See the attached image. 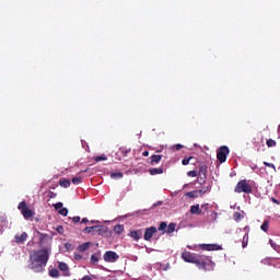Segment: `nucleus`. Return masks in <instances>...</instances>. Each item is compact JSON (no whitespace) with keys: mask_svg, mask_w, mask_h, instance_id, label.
<instances>
[{"mask_svg":"<svg viewBox=\"0 0 280 280\" xmlns=\"http://www.w3.org/2000/svg\"><path fill=\"white\" fill-rule=\"evenodd\" d=\"M163 159V155H156V154H153L151 155L150 158V165H159V163H161Z\"/></svg>","mask_w":280,"mask_h":280,"instance_id":"nucleus-12","label":"nucleus"},{"mask_svg":"<svg viewBox=\"0 0 280 280\" xmlns=\"http://www.w3.org/2000/svg\"><path fill=\"white\" fill-rule=\"evenodd\" d=\"M104 261H107L108 264H115L117 259H119V255L113 250H108L103 256Z\"/></svg>","mask_w":280,"mask_h":280,"instance_id":"nucleus-7","label":"nucleus"},{"mask_svg":"<svg viewBox=\"0 0 280 280\" xmlns=\"http://www.w3.org/2000/svg\"><path fill=\"white\" fill-rule=\"evenodd\" d=\"M14 240L16 244H22V242H25L27 240V233L23 232L22 234H16L14 236Z\"/></svg>","mask_w":280,"mask_h":280,"instance_id":"nucleus-15","label":"nucleus"},{"mask_svg":"<svg viewBox=\"0 0 280 280\" xmlns=\"http://www.w3.org/2000/svg\"><path fill=\"white\" fill-rule=\"evenodd\" d=\"M164 170H163V166H160V167H153V168H149V174L151 176H159V174H163Z\"/></svg>","mask_w":280,"mask_h":280,"instance_id":"nucleus-14","label":"nucleus"},{"mask_svg":"<svg viewBox=\"0 0 280 280\" xmlns=\"http://www.w3.org/2000/svg\"><path fill=\"white\" fill-rule=\"evenodd\" d=\"M90 261L93 266H96V264L100 262V257L97 256V254L92 255Z\"/></svg>","mask_w":280,"mask_h":280,"instance_id":"nucleus-23","label":"nucleus"},{"mask_svg":"<svg viewBox=\"0 0 280 280\" xmlns=\"http://www.w3.org/2000/svg\"><path fill=\"white\" fill-rule=\"evenodd\" d=\"M89 247H90V243H83L79 246V252L84 253V252L89 250Z\"/></svg>","mask_w":280,"mask_h":280,"instance_id":"nucleus-24","label":"nucleus"},{"mask_svg":"<svg viewBox=\"0 0 280 280\" xmlns=\"http://www.w3.org/2000/svg\"><path fill=\"white\" fill-rule=\"evenodd\" d=\"M260 229L264 231V233H268V229H270V221L265 220L260 225Z\"/></svg>","mask_w":280,"mask_h":280,"instance_id":"nucleus-18","label":"nucleus"},{"mask_svg":"<svg viewBox=\"0 0 280 280\" xmlns=\"http://www.w3.org/2000/svg\"><path fill=\"white\" fill-rule=\"evenodd\" d=\"M92 222V224H95V221H91Z\"/></svg>","mask_w":280,"mask_h":280,"instance_id":"nucleus-50","label":"nucleus"},{"mask_svg":"<svg viewBox=\"0 0 280 280\" xmlns=\"http://www.w3.org/2000/svg\"><path fill=\"white\" fill-rule=\"evenodd\" d=\"M59 214L63 215V217H67V215H69V210L67 208H61L59 210Z\"/></svg>","mask_w":280,"mask_h":280,"instance_id":"nucleus-33","label":"nucleus"},{"mask_svg":"<svg viewBox=\"0 0 280 280\" xmlns=\"http://www.w3.org/2000/svg\"><path fill=\"white\" fill-rule=\"evenodd\" d=\"M207 165L206 164H199V172L198 175L199 177L197 178V183L199 185H205V183H207Z\"/></svg>","mask_w":280,"mask_h":280,"instance_id":"nucleus-6","label":"nucleus"},{"mask_svg":"<svg viewBox=\"0 0 280 280\" xmlns=\"http://www.w3.org/2000/svg\"><path fill=\"white\" fill-rule=\"evenodd\" d=\"M71 183H72L73 185H80V183H82V177H73V178L71 179Z\"/></svg>","mask_w":280,"mask_h":280,"instance_id":"nucleus-32","label":"nucleus"},{"mask_svg":"<svg viewBox=\"0 0 280 280\" xmlns=\"http://www.w3.org/2000/svg\"><path fill=\"white\" fill-rule=\"evenodd\" d=\"M142 156H150V152L149 151H143Z\"/></svg>","mask_w":280,"mask_h":280,"instance_id":"nucleus-48","label":"nucleus"},{"mask_svg":"<svg viewBox=\"0 0 280 280\" xmlns=\"http://www.w3.org/2000/svg\"><path fill=\"white\" fill-rule=\"evenodd\" d=\"M158 229L156 226H150V228H147L144 230V235H143V240L145 242H150L152 240V237L154 236L155 233H158Z\"/></svg>","mask_w":280,"mask_h":280,"instance_id":"nucleus-8","label":"nucleus"},{"mask_svg":"<svg viewBox=\"0 0 280 280\" xmlns=\"http://www.w3.org/2000/svg\"><path fill=\"white\" fill-rule=\"evenodd\" d=\"M54 207L58 211V210L62 209V202H57L54 205Z\"/></svg>","mask_w":280,"mask_h":280,"instance_id":"nucleus-42","label":"nucleus"},{"mask_svg":"<svg viewBox=\"0 0 280 280\" xmlns=\"http://www.w3.org/2000/svg\"><path fill=\"white\" fill-rule=\"evenodd\" d=\"M49 277H51L52 279H58V277H60V271H58V269L56 268L50 269Z\"/></svg>","mask_w":280,"mask_h":280,"instance_id":"nucleus-19","label":"nucleus"},{"mask_svg":"<svg viewBox=\"0 0 280 280\" xmlns=\"http://www.w3.org/2000/svg\"><path fill=\"white\" fill-rule=\"evenodd\" d=\"M8 229V219L5 217L0 215V232L3 233Z\"/></svg>","mask_w":280,"mask_h":280,"instance_id":"nucleus-16","label":"nucleus"},{"mask_svg":"<svg viewBox=\"0 0 280 280\" xmlns=\"http://www.w3.org/2000/svg\"><path fill=\"white\" fill-rule=\"evenodd\" d=\"M269 244H270L271 248L277 249V243H273L272 240H269Z\"/></svg>","mask_w":280,"mask_h":280,"instance_id":"nucleus-44","label":"nucleus"},{"mask_svg":"<svg viewBox=\"0 0 280 280\" xmlns=\"http://www.w3.org/2000/svg\"><path fill=\"white\" fill-rule=\"evenodd\" d=\"M201 209H203V211H206V213H209V203L201 205Z\"/></svg>","mask_w":280,"mask_h":280,"instance_id":"nucleus-39","label":"nucleus"},{"mask_svg":"<svg viewBox=\"0 0 280 280\" xmlns=\"http://www.w3.org/2000/svg\"><path fill=\"white\" fill-rule=\"evenodd\" d=\"M84 172H86V170H85V171H81V172H79V174H84Z\"/></svg>","mask_w":280,"mask_h":280,"instance_id":"nucleus-49","label":"nucleus"},{"mask_svg":"<svg viewBox=\"0 0 280 280\" xmlns=\"http://www.w3.org/2000/svg\"><path fill=\"white\" fill-rule=\"evenodd\" d=\"M248 246V233H246L244 236H243V241H242V247L243 248H246Z\"/></svg>","mask_w":280,"mask_h":280,"instance_id":"nucleus-26","label":"nucleus"},{"mask_svg":"<svg viewBox=\"0 0 280 280\" xmlns=\"http://www.w3.org/2000/svg\"><path fill=\"white\" fill-rule=\"evenodd\" d=\"M100 161H106V155H100L95 158L96 163H100Z\"/></svg>","mask_w":280,"mask_h":280,"instance_id":"nucleus-38","label":"nucleus"},{"mask_svg":"<svg viewBox=\"0 0 280 280\" xmlns=\"http://www.w3.org/2000/svg\"><path fill=\"white\" fill-rule=\"evenodd\" d=\"M114 231L115 233H117V235H121V233H124V225L117 224L116 226H114Z\"/></svg>","mask_w":280,"mask_h":280,"instance_id":"nucleus-22","label":"nucleus"},{"mask_svg":"<svg viewBox=\"0 0 280 280\" xmlns=\"http://www.w3.org/2000/svg\"><path fill=\"white\" fill-rule=\"evenodd\" d=\"M264 165H265L266 167H271V170H273L275 172H277V166H275V164L268 163V162H264Z\"/></svg>","mask_w":280,"mask_h":280,"instance_id":"nucleus-37","label":"nucleus"},{"mask_svg":"<svg viewBox=\"0 0 280 280\" xmlns=\"http://www.w3.org/2000/svg\"><path fill=\"white\" fill-rule=\"evenodd\" d=\"M194 156L184 158L182 160V165H189V163L192 161Z\"/></svg>","mask_w":280,"mask_h":280,"instance_id":"nucleus-28","label":"nucleus"},{"mask_svg":"<svg viewBox=\"0 0 280 280\" xmlns=\"http://www.w3.org/2000/svg\"><path fill=\"white\" fill-rule=\"evenodd\" d=\"M175 231H176V223H170L168 225H166V230L164 231V233H167L170 235Z\"/></svg>","mask_w":280,"mask_h":280,"instance_id":"nucleus-17","label":"nucleus"},{"mask_svg":"<svg viewBox=\"0 0 280 280\" xmlns=\"http://www.w3.org/2000/svg\"><path fill=\"white\" fill-rule=\"evenodd\" d=\"M199 246L201 250H222V246L218 244H201Z\"/></svg>","mask_w":280,"mask_h":280,"instance_id":"nucleus-9","label":"nucleus"},{"mask_svg":"<svg viewBox=\"0 0 280 280\" xmlns=\"http://www.w3.org/2000/svg\"><path fill=\"white\" fill-rule=\"evenodd\" d=\"M95 233H98V235H102V233H106V226L95 225Z\"/></svg>","mask_w":280,"mask_h":280,"instance_id":"nucleus-21","label":"nucleus"},{"mask_svg":"<svg viewBox=\"0 0 280 280\" xmlns=\"http://www.w3.org/2000/svg\"><path fill=\"white\" fill-rule=\"evenodd\" d=\"M58 268L63 272V277H71V273L69 272V265H67V262H59Z\"/></svg>","mask_w":280,"mask_h":280,"instance_id":"nucleus-11","label":"nucleus"},{"mask_svg":"<svg viewBox=\"0 0 280 280\" xmlns=\"http://www.w3.org/2000/svg\"><path fill=\"white\" fill-rule=\"evenodd\" d=\"M235 194H253V186L248 184V180L246 179H241L235 188H234Z\"/></svg>","mask_w":280,"mask_h":280,"instance_id":"nucleus-3","label":"nucleus"},{"mask_svg":"<svg viewBox=\"0 0 280 280\" xmlns=\"http://www.w3.org/2000/svg\"><path fill=\"white\" fill-rule=\"evenodd\" d=\"M95 225L94 226H88L83 230V233H95Z\"/></svg>","mask_w":280,"mask_h":280,"instance_id":"nucleus-31","label":"nucleus"},{"mask_svg":"<svg viewBox=\"0 0 280 280\" xmlns=\"http://www.w3.org/2000/svg\"><path fill=\"white\" fill-rule=\"evenodd\" d=\"M72 222L73 224H78V222H80V217H73Z\"/></svg>","mask_w":280,"mask_h":280,"instance_id":"nucleus-43","label":"nucleus"},{"mask_svg":"<svg viewBox=\"0 0 280 280\" xmlns=\"http://www.w3.org/2000/svg\"><path fill=\"white\" fill-rule=\"evenodd\" d=\"M18 209L19 211H21L24 220H30L31 218H34V210L27 207V202L21 201L18 206Z\"/></svg>","mask_w":280,"mask_h":280,"instance_id":"nucleus-4","label":"nucleus"},{"mask_svg":"<svg viewBox=\"0 0 280 280\" xmlns=\"http://www.w3.org/2000/svg\"><path fill=\"white\" fill-rule=\"evenodd\" d=\"M50 252L47 248L34 250L30 255V265L28 268L33 272H45L47 267V261H49Z\"/></svg>","mask_w":280,"mask_h":280,"instance_id":"nucleus-2","label":"nucleus"},{"mask_svg":"<svg viewBox=\"0 0 280 280\" xmlns=\"http://www.w3.org/2000/svg\"><path fill=\"white\" fill-rule=\"evenodd\" d=\"M271 202H273V205H280V201L277 200L275 197L271 198Z\"/></svg>","mask_w":280,"mask_h":280,"instance_id":"nucleus-46","label":"nucleus"},{"mask_svg":"<svg viewBox=\"0 0 280 280\" xmlns=\"http://www.w3.org/2000/svg\"><path fill=\"white\" fill-rule=\"evenodd\" d=\"M182 259L186 264H195L199 270H205L206 272H211L215 268V262L209 256L184 252L182 253Z\"/></svg>","mask_w":280,"mask_h":280,"instance_id":"nucleus-1","label":"nucleus"},{"mask_svg":"<svg viewBox=\"0 0 280 280\" xmlns=\"http://www.w3.org/2000/svg\"><path fill=\"white\" fill-rule=\"evenodd\" d=\"M89 222V219H86V218H83L82 220H81V224H86Z\"/></svg>","mask_w":280,"mask_h":280,"instance_id":"nucleus-47","label":"nucleus"},{"mask_svg":"<svg viewBox=\"0 0 280 280\" xmlns=\"http://www.w3.org/2000/svg\"><path fill=\"white\" fill-rule=\"evenodd\" d=\"M186 196H187V198H198V196H200V195H199L198 190H192V191L186 192Z\"/></svg>","mask_w":280,"mask_h":280,"instance_id":"nucleus-25","label":"nucleus"},{"mask_svg":"<svg viewBox=\"0 0 280 280\" xmlns=\"http://www.w3.org/2000/svg\"><path fill=\"white\" fill-rule=\"evenodd\" d=\"M59 185L60 187H65V189H67V187H71V180L65 178L60 179Z\"/></svg>","mask_w":280,"mask_h":280,"instance_id":"nucleus-20","label":"nucleus"},{"mask_svg":"<svg viewBox=\"0 0 280 280\" xmlns=\"http://www.w3.org/2000/svg\"><path fill=\"white\" fill-rule=\"evenodd\" d=\"M110 178H124V173L121 172L110 173Z\"/></svg>","mask_w":280,"mask_h":280,"instance_id":"nucleus-27","label":"nucleus"},{"mask_svg":"<svg viewBox=\"0 0 280 280\" xmlns=\"http://www.w3.org/2000/svg\"><path fill=\"white\" fill-rule=\"evenodd\" d=\"M233 218L236 222H240L242 220V213L241 212H234Z\"/></svg>","mask_w":280,"mask_h":280,"instance_id":"nucleus-34","label":"nucleus"},{"mask_svg":"<svg viewBox=\"0 0 280 280\" xmlns=\"http://www.w3.org/2000/svg\"><path fill=\"white\" fill-rule=\"evenodd\" d=\"M129 236L135 240V242H139L141 237L143 236V230H132L129 232Z\"/></svg>","mask_w":280,"mask_h":280,"instance_id":"nucleus-10","label":"nucleus"},{"mask_svg":"<svg viewBox=\"0 0 280 280\" xmlns=\"http://www.w3.org/2000/svg\"><path fill=\"white\" fill-rule=\"evenodd\" d=\"M197 191H198L199 196H205V194H207V191H209V187H203Z\"/></svg>","mask_w":280,"mask_h":280,"instance_id":"nucleus-36","label":"nucleus"},{"mask_svg":"<svg viewBox=\"0 0 280 280\" xmlns=\"http://www.w3.org/2000/svg\"><path fill=\"white\" fill-rule=\"evenodd\" d=\"M167 229V222L163 221L160 223L158 231H166Z\"/></svg>","mask_w":280,"mask_h":280,"instance_id":"nucleus-29","label":"nucleus"},{"mask_svg":"<svg viewBox=\"0 0 280 280\" xmlns=\"http://www.w3.org/2000/svg\"><path fill=\"white\" fill-rule=\"evenodd\" d=\"M267 145L269 148H275L277 145V141L269 139V140H267Z\"/></svg>","mask_w":280,"mask_h":280,"instance_id":"nucleus-35","label":"nucleus"},{"mask_svg":"<svg viewBox=\"0 0 280 280\" xmlns=\"http://www.w3.org/2000/svg\"><path fill=\"white\" fill-rule=\"evenodd\" d=\"M191 215H202V210L200 209V205H195L190 207Z\"/></svg>","mask_w":280,"mask_h":280,"instance_id":"nucleus-13","label":"nucleus"},{"mask_svg":"<svg viewBox=\"0 0 280 280\" xmlns=\"http://www.w3.org/2000/svg\"><path fill=\"white\" fill-rule=\"evenodd\" d=\"M230 152L231 150L229 149V147H220L217 151V159L219 163H226V156H229Z\"/></svg>","mask_w":280,"mask_h":280,"instance_id":"nucleus-5","label":"nucleus"},{"mask_svg":"<svg viewBox=\"0 0 280 280\" xmlns=\"http://www.w3.org/2000/svg\"><path fill=\"white\" fill-rule=\"evenodd\" d=\"M58 195L51 190L48 191V198H56Z\"/></svg>","mask_w":280,"mask_h":280,"instance_id":"nucleus-41","label":"nucleus"},{"mask_svg":"<svg viewBox=\"0 0 280 280\" xmlns=\"http://www.w3.org/2000/svg\"><path fill=\"white\" fill-rule=\"evenodd\" d=\"M173 150H175L176 152H178V150H183V144H175L173 147Z\"/></svg>","mask_w":280,"mask_h":280,"instance_id":"nucleus-40","label":"nucleus"},{"mask_svg":"<svg viewBox=\"0 0 280 280\" xmlns=\"http://www.w3.org/2000/svg\"><path fill=\"white\" fill-rule=\"evenodd\" d=\"M187 176H188L189 178H196V176L199 177L198 171H189V172L187 173Z\"/></svg>","mask_w":280,"mask_h":280,"instance_id":"nucleus-30","label":"nucleus"},{"mask_svg":"<svg viewBox=\"0 0 280 280\" xmlns=\"http://www.w3.org/2000/svg\"><path fill=\"white\" fill-rule=\"evenodd\" d=\"M62 231H65V228H62L61 225L57 226V233H62Z\"/></svg>","mask_w":280,"mask_h":280,"instance_id":"nucleus-45","label":"nucleus"}]
</instances>
